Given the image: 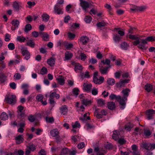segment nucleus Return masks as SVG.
Instances as JSON below:
<instances>
[{
  "mask_svg": "<svg viewBox=\"0 0 155 155\" xmlns=\"http://www.w3.org/2000/svg\"><path fill=\"white\" fill-rule=\"evenodd\" d=\"M120 135L119 132L117 130H114L113 132V134L112 135V137L113 139L117 140L119 138V135Z\"/></svg>",
  "mask_w": 155,
  "mask_h": 155,
  "instance_id": "a211bd4d",
  "label": "nucleus"
},
{
  "mask_svg": "<svg viewBox=\"0 0 155 155\" xmlns=\"http://www.w3.org/2000/svg\"><path fill=\"white\" fill-rule=\"evenodd\" d=\"M132 149L133 150V155H140V152L137 150V148L136 145L134 144L132 146Z\"/></svg>",
  "mask_w": 155,
  "mask_h": 155,
  "instance_id": "f3484780",
  "label": "nucleus"
},
{
  "mask_svg": "<svg viewBox=\"0 0 155 155\" xmlns=\"http://www.w3.org/2000/svg\"><path fill=\"white\" fill-rule=\"evenodd\" d=\"M113 39L115 42H119L121 39V36H119L117 34H114L113 38Z\"/></svg>",
  "mask_w": 155,
  "mask_h": 155,
  "instance_id": "72a5a7b5",
  "label": "nucleus"
},
{
  "mask_svg": "<svg viewBox=\"0 0 155 155\" xmlns=\"http://www.w3.org/2000/svg\"><path fill=\"white\" fill-rule=\"evenodd\" d=\"M12 24L15 28H14L12 27L11 29L12 30H14L18 27L19 24V21L17 19H14L12 21Z\"/></svg>",
  "mask_w": 155,
  "mask_h": 155,
  "instance_id": "f8f14e48",
  "label": "nucleus"
},
{
  "mask_svg": "<svg viewBox=\"0 0 155 155\" xmlns=\"http://www.w3.org/2000/svg\"><path fill=\"white\" fill-rule=\"evenodd\" d=\"M145 39L147 41H150L152 42L153 41V36H149L146 38Z\"/></svg>",
  "mask_w": 155,
  "mask_h": 155,
  "instance_id": "338daca9",
  "label": "nucleus"
},
{
  "mask_svg": "<svg viewBox=\"0 0 155 155\" xmlns=\"http://www.w3.org/2000/svg\"><path fill=\"white\" fill-rule=\"evenodd\" d=\"M107 83L109 85H113L115 83V81L113 78H109L107 80Z\"/></svg>",
  "mask_w": 155,
  "mask_h": 155,
  "instance_id": "c85d7f7f",
  "label": "nucleus"
},
{
  "mask_svg": "<svg viewBox=\"0 0 155 155\" xmlns=\"http://www.w3.org/2000/svg\"><path fill=\"white\" fill-rule=\"evenodd\" d=\"M133 127L132 125L129 123L125 125L124 128L126 130L130 131Z\"/></svg>",
  "mask_w": 155,
  "mask_h": 155,
  "instance_id": "79ce46f5",
  "label": "nucleus"
},
{
  "mask_svg": "<svg viewBox=\"0 0 155 155\" xmlns=\"http://www.w3.org/2000/svg\"><path fill=\"white\" fill-rule=\"evenodd\" d=\"M127 36L129 37L130 39L132 40H135V41H137V40L140 39L136 35L128 34Z\"/></svg>",
  "mask_w": 155,
  "mask_h": 155,
  "instance_id": "cd10ccee",
  "label": "nucleus"
},
{
  "mask_svg": "<svg viewBox=\"0 0 155 155\" xmlns=\"http://www.w3.org/2000/svg\"><path fill=\"white\" fill-rule=\"evenodd\" d=\"M109 97L111 100L115 99L117 101L120 98V96H117L114 94H111L110 95Z\"/></svg>",
  "mask_w": 155,
  "mask_h": 155,
  "instance_id": "c756f323",
  "label": "nucleus"
},
{
  "mask_svg": "<svg viewBox=\"0 0 155 155\" xmlns=\"http://www.w3.org/2000/svg\"><path fill=\"white\" fill-rule=\"evenodd\" d=\"M69 150L67 148H63L61 150L60 155H67Z\"/></svg>",
  "mask_w": 155,
  "mask_h": 155,
  "instance_id": "58836bf2",
  "label": "nucleus"
},
{
  "mask_svg": "<svg viewBox=\"0 0 155 155\" xmlns=\"http://www.w3.org/2000/svg\"><path fill=\"white\" fill-rule=\"evenodd\" d=\"M47 72L48 70L47 68L43 67L41 70L40 74L42 75L45 74L47 73Z\"/></svg>",
  "mask_w": 155,
  "mask_h": 155,
  "instance_id": "de8ad7c7",
  "label": "nucleus"
},
{
  "mask_svg": "<svg viewBox=\"0 0 155 155\" xmlns=\"http://www.w3.org/2000/svg\"><path fill=\"white\" fill-rule=\"evenodd\" d=\"M146 114L147 115V118L150 120L153 118V114H155V110L153 109L147 110L146 111Z\"/></svg>",
  "mask_w": 155,
  "mask_h": 155,
  "instance_id": "6e6552de",
  "label": "nucleus"
},
{
  "mask_svg": "<svg viewBox=\"0 0 155 155\" xmlns=\"http://www.w3.org/2000/svg\"><path fill=\"white\" fill-rule=\"evenodd\" d=\"M81 101L83 104L85 106L90 105L92 103V101L91 100H89L87 99H83Z\"/></svg>",
  "mask_w": 155,
  "mask_h": 155,
  "instance_id": "393cba45",
  "label": "nucleus"
},
{
  "mask_svg": "<svg viewBox=\"0 0 155 155\" xmlns=\"http://www.w3.org/2000/svg\"><path fill=\"white\" fill-rule=\"evenodd\" d=\"M41 18L42 19V21L45 22L48 21L50 19V16L46 13L43 14L41 15Z\"/></svg>",
  "mask_w": 155,
  "mask_h": 155,
  "instance_id": "b1692460",
  "label": "nucleus"
},
{
  "mask_svg": "<svg viewBox=\"0 0 155 155\" xmlns=\"http://www.w3.org/2000/svg\"><path fill=\"white\" fill-rule=\"evenodd\" d=\"M16 96L13 94L6 95L5 100L6 103L12 104L15 103L16 102Z\"/></svg>",
  "mask_w": 155,
  "mask_h": 155,
  "instance_id": "f03ea898",
  "label": "nucleus"
},
{
  "mask_svg": "<svg viewBox=\"0 0 155 155\" xmlns=\"http://www.w3.org/2000/svg\"><path fill=\"white\" fill-rule=\"evenodd\" d=\"M114 30H116L118 34L120 35V36H122L124 35L125 33L124 32L122 31L121 29L120 28H115L114 29Z\"/></svg>",
  "mask_w": 155,
  "mask_h": 155,
  "instance_id": "c9c22d12",
  "label": "nucleus"
},
{
  "mask_svg": "<svg viewBox=\"0 0 155 155\" xmlns=\"http://www.w3.org/2000/svg\"><path fill=\"white\" fill-rule=\"evenodd\" d=\"M107 105L108 108L111 110H114L116 107L115 104L113 102H108Z\"/></svg>",
  "mask_w": 155,
  "mask_h": 155,
  "instance_id": "412c9836",
  "label": "nucleus"
},
{
  "mask_svg": "<svg viewBox=\"0 0 155 155\" xmlns=\"http://www.w3.org/2000/svg\"><path fill=\"white\" fill-rule=\"evenodd\" d=\"M56 80L60 85H63L64 84L65 80L62 76H59L58 78H56Z\"/></svg>",
  "mask_w": 155,
  "mask_h": 155,
  "instance_id": "5701e85b",
  "label": "nucleus"
},
{
  "mask_svg": "<svg viewBox=\"0 0 155 155\" xmlns=\"http://www.w3.org/2000/svg\"><path fill=\"white\" fill-rule=\"evenodd\" d=\"M127 100V98L124 97H121L120 96V98L117 101L119 102L120 106V108L122 109H124L125 107L126 101Z\"/></svg>",
  "mask_w": 155,
  "mask_h": 155,
  "instance_id": "20e7f679",
  "label": "nucleus"
},
{
  "mask_svg": "<svg viewBox=\"0 0 155 155\" xmlns=\"http://www.w3.org/2000/svg\"><path fill=\"white\" fill-rule=\"evenodd\" d=\"M63 6H60L55 5L54 7V12L58 15L62 14L63 13Z\"/></svg>",
  "mask_w": 155,
  "mask_h": 155,
  "instance_id": "423d86ee",
  "label": "nucleus"
},
{
  "mask_svg": "<svg viewBox=\"0 0 155 155\" xmlns=\"http://www.w3.org/2000/svg\"><path fill=\"white\" fill-rule=\"evenodd\" d=\"M80 6L85 12H87V9L89 8V4L88 2L83 0H79Z\"/></svg>",
  "mask_w": 155,
  "mask_h": 155,
  "instance_id": "39448f33",
  "label": "nucleus"
},
{
  "mask_svg": "<svg viewBox=\"0 0 155 155\" xmlns=\"http://www.w3.org/2000/svg\"><path fill=\"white\" fill-rule=\"evenodd\" d=\"M17 114V117L19 118L25 117L26 116L25 113L23 112H18Z\"/></svg>",
  "mask_w": 155,
  "mask_h": 155,
  "instance_id": "3c124183",
  "label": "nucleus"
},
{
  "mask_svg": "<svg viewBox=\"0 0 155 155\" xmlns=\"http://www.w3.org/2000/svg\"><path fill=\"white\" fill-rule=\"evenodd\" d=\"M120 46L122 49L126 50L127 49V48L129 47V45L126 42H124L121 44Z\"/></svg>",
  "mask_w": 155,
  "mask_h": 155,
  "instance_id": "f704fd0d",
  "label": "nucleus"
},
{
  "mask_svg": "<svg viewBox=\"0 0 155 155\" xmlns=\"http://www.w3.org/2000/svg\"><path fill=\"white\" fill-rule=\"evenodd\" d=\"M13 7L16 10H18L19 8V5L16 2H14L13 4Z\"/></svg>",
  "mask_w": 155,
  "mask_h": 155,
  "instance_id": "052dcab7",
  "label": "nucleus"
},
{
  "mask_svg": "<svg viewBox=\"0 0 155 155\" xmlns=\"http://www.w3.org/2000/svg\"><path fill=\"white\" fill-rule=\"evenodd\" d=\"M5 68V64L4 61H0V70Z\"/></svg>",
  "mask_w": 155,
  "mask_h": 155,
  "instance_id": "69168bd1",
  "label": "nucleus"
},
{
  "mask_svg": "<svg viewBox=\"0 0 155 155\" xmlns=\"http://www.w3.org/2000/svg\"><path fill=\"white\" fill-rule=\"evenodd\" d=\"M110 67H102L100 69V71L102 74H106L107 73L108 71V69Z\"/></svg>",
  "mask_w": 155,
  "mask_h": 155,
  "instance_id": "6ab92c4d",
  "label": "nucleus"
},
{
  "mask_svg": "<svg viewBox=\"0 0 155 155\" xmlns=\"http://www.w3.org/2000/svg\"><path fill=\"white\" fill-rule=\"evenodd\" d=\"M32 28V26L31 25L29 24H27L25 26L24 29V31L25 32H28Z\"/></svg>",
  "mask_w": 155,
  "mask_h": 155,
  "instance_id": "e433bc0d",
  "label": "nucleus"
},
{
  "mask_svg": "<svg viewBox=\"0 0 155 155\" xmlns=\"http://www.w3.org/2000/svg\"><path fill=\"white\" fill-rule=\"evenodd\" d=\"M72 127L73 128H80V123L78 121H76L74 124L72 125Z\"/></svg>",
  "mask_w": 155,
  "mask_h": 155,
  "instance_id": "e2e57ef3",
  "label": "nucleus"
},
{
  "mask_svg": "<svg viewBox=\"0 0 155 155\" xmlns=\"http://www.w3.org/2000/svg\"><path fill=\"white\" fill-rule=\"evenodd\" d=\"M39 34L42 36V38L44 41H47L49 40V35L47 33L40 32Z\"/></svg>",
  "mask_w": 155,
  "mask_h": 155,
  "instance_id": "2eb2a0df",
  "label": "nucleus"
},
{
  "mask_svg": "<svg viewBox=\"0 0 155 155\" xmlns=\"http://www.w3.org/2000/svg\"><path fill=\"white\" fill-rule=\"evenodd\" d=\"M17 40L18 41L20 42H23L25 41L26 39L23 36H20L17 37Z\"/></svg>",
  "mask_w": 155,
  "mask_h": 155,
  "instance_id": "c03bdc74",
  "label": "nucleus"
},
{
  "mask_svg": "<svg viewBox=\"0 0 155 155\" xmlns=\"http://www.w3.org/2000/svg\"><path fill=\"white\" fill-rule=\"evenodd\" d=\"M65 58L66 60L70 59L72 57V54L68 51L66 52L65 54Z\"/></svg>",
  "mask_w": 155,
  "mask_h": 155,
  "instance_id": "473e14b6",
  "label": "nucleus"
},
{
  "mask_svg": "<svg viewBox=\"0 0 155 155\" xmlns=\"http://www.w3.org/2000/svg\"><path fill=\"white\" fill-rule=\"evenodd\" d=\"M21 52L22 55L25 56V59L28 60L30 58V54L27 48L22 47L21 50Z\"/></svg>",
  "mask_w": 155,
  "mask_h": 155,
  "instance_id": "7ed1b4c3",
  "label": "nucleus"
},
{
  "mask_svg": "<svg viewBox=\"0 0 155 155\" xmlns=\"http://www.w3.org/2000/svg\"><path fill=\"white\" fill-rule=\"evenodd\" d=\"M43 96L41 94H38L36 97V100L38 101L41 102L43 98Z\"/></svg>",
  "mask_w": 155,
  "mask_h": 155,
  "instance_id": "8fccbe9b",
  "label": "nucleus"
},
{
  "mask_svg": "<svg viewBox=\"0 0 155 155\" xmlns=\"http://www.w3.org/2000/svg\"><path fill=\"white\" fill-rule=\"evenodd\" d=\"M6 77L4 74H2L0 76V82L1 83H4L6 80Z\"/></svg>",
  "mask_w": 155,
  "mask_h": 155,
  "instance_id": "49530a36",
  "label": "nucleus"
},
{
  "mask_svg": "<svg viewBox=\"0 0 155 155\" xmlns=\"http://www.w3.org/2000/svg\"><path fill=\"white\" fill-rule=\"evenodd\" d=\"M55 59L51 57L49 59H48L47 60V63L48 64L51 66H53L55 64Z\"/></svg>",
  "mask_w": 155,
  "mask_h": 155,
  "instance_id": "4be33fe9",
  "label": "nucleus"
},
{
  "mask_svg": "<svg viewBox=\"0 0 155 155\" xmlns=\"http://www.w3.org/2000/svg\"><path fill=\"white\" fill-rule=\"evenodd\" d=\"M80 55L81 57V60L84 61L86 59L87 56L84 53H81Z\"/></svg>",
  "mask_w": 155,
  "mask_h": 155,
  "instance_id": "774afa93",
  "label": "nucleus"
},
{
  "mask_svg": "<svg viewBox=\"0 0 155 155\" xmlns=\"http://www.w3.org/2000/svg\"><path fill=\"white\" fill-rule=\"evenodd\" d=\"M82 69V67L80 64L75 63V65L74 70L75 71L78 70H81Z\"/></svg>",
  "mask_w": 155,
  "mask_h": 155,
  "instance_id": "4c0bfd02",
  "label": "nucleus"
},
{
  "mask_svg": "<svg viewBox=\"0 0 155 155\" xmlns=\"http://www.w3.org/2000/svg\"><path fill=\"white\" fill-rule=\"evenodd\" d=\"M104 81V78L102 76L96 77L93 78V81L96 84H101Z\"/></svg>",
  "mask_w": 155,
  "mask_h": 155,
  "instance_id": "0eeeda50",
  "label": "nucleus"
},
{
  "mask_svg": "<svg viewBox=\"0 0 155 155\" xmlns=\"http://www.w3.org/2000/svg\"><path fill=\"white\" fill-rule=\"evenodd\" d=\"M79 89L77 88H75L73 90V94L76 97L79 94Z\"/></svg>",
  "mask_w": 155,
  "mask_h": 155,
  "instance_id": "5fc2aeb1",
  "label": "nucleus"
},
{
  "mask_svg": "<svg viewBox=\"0 0 155 155\" xmlns=\"http://www.w3.org/2000/svg\"><path fill=\"white\" fill-rule=\"evenodd\" d=\"M97 103L100 106H102L105 104V101L102 99H100L97 100Z\"/></svg>",
  "mask_w": 155,
  "mask_h": 155,
  "instance_id": "864d4df0",
  "label": "nucleus"
},
{
  "mask_svg": "<svg viewBox=\"0 0 155 155\" xmlns=\"http://www.w3.org/2000/svg\"><path fill=\"white\" fill-rule=\"evenodd\" d=\"M147 7L146 6L142 5L138 6V12H142L144 11L147 9Z\"/></svg>",
  "mask_w": 155,
  "mask_h": 155,
  "instance_id": "a19ab883",
  "label": "nucleus"
},
{
  "mask_svg": "<svg viewBox=\"0 0 155 155\" xmlns=\"http://www.w3.org/2000/svg\"><path fill=\"white\" fill-rule=\"evenodd\" d=\"M68 38L71 39H74L75 37V35L74 34L71 32H69L68 33Z\"/></svg>",
  "mask_w": 155,
  "mask_h": 155,
  "instance_id": "6e6d98bb",
  "label": "nucleus"
},
{
  "mask_svg": "<svg viewBox=\"0 0 155 155\" xmlns=\"http://www.w3.org/2000/svg\"><path fill=\"white\" fill-rule=\"evenodd\" d=\"M141 147L148 150H151L150 143L143 142L141 143Z\"/></svg>",
  "mask_w": 155,
  "mask_h": 155,
  "instance_id": "dca6fc26",
  "label": "nucleus"
},
{
  "mask_svg": "<svg viewBox=\"0 0 155 155\" xmlns=\"http://www.w3.org/2000/svg\"><path fill=\"white\" fill-rule=\"evenodd\" d=\"M118 142L120 144L123 145L126 143V141L123 138H120L118 139Z\"/></svg>",
  "mask_w": 155,
  "mask_h": 155,
  "instance_id": "0e129e2a",
  "label": "nucleus"
},
{
  "mask_svg": "<svg viewBox=\"0 0 155 155\" xmlns=\"http://www.w3.org/2000/svg\"><path fill=\"white\" fill-rule=\"evenodd\" d=\"M8 48L10 50H13L15 48L14 44L12 43H10L8 45Z\"/></svg>",
  "mask_w": 155,
  "mask_h": 155,
  "instance_id": "13d9d810",
  "label": "nucleus"
},
{
  "mask_svg": "<svg viewBox=\"0 0 155 155\" xmlns=\"http://www.w3.org/2000/svg\"><path fill=\"white\" fill-rule=\"evenodd\" d=\"M15 142L17 144H19L23 142L24 139L23 136L21 135H19L15 138Z\"/></svg>",
  "mask_w": 155,
  "mask_h": 155,
  "instance_id": "9d476101",
  "label": "nucleus"
},
{
  "mask_svg": "<svg viewBox=\"0 0 155 155\" xmlns=\"http://www.w3.org/2000/svg\"><path fill=\"white\" fill-rule=\"evenodd\" d=\"M36 146L33 144H31L27 147L31 151L33 152L36 149Z\"/></svg>",
  "mask_w": 155,
  "mask_h": 155,
  "instance_id": "a18cd8bd",
  "label": "nucleus"
},
{
  "mask_svg": "<svg viewBox=\"0 0 155 155\" xmlns=\"http://www.w3.org/2000/svg\"><path fill=\"white\" fill-rule=\"evenodd\" d=\"M0 118L2 120H5L8 119V116L7 114L4 112H2L0 115Z\"/></svg>",
  "mask_w": 155,
  "mask_h": 155,
  "instance_id": "bb28decb",
  "label": "nucleus"
},
{
  "mask_svg": "<svg viewBox=\"0 0 155 155\" xmlns=\"http://www.w3.org/2000/svg\"><path fill=\"white\" fill-rule=\"evenodd\" d=\"M92 87V85L91 84L86 83H84L83 85L84 90L88 92L91 91Z\"/></svg>",
  "mask_w": 155,
  "mask_h": 155,
  "instance_id": "9b49d317",
  "label": "nucleus"
},
{
  "mask_svg": "<svg viewBox=\"0 0 155 155\" xmlns=\"http://www.w3.org/2000/svg\"><path fill=\"white\" fill-rule=\"evenodd\" d=\"M21 74L18 73L15 74L14 75V79L15 80H19L21 78Z\"/></svg>",
  "mask_w": 155,
  "mask_h": 155,
  "instance_id": "680f3d73",
  "label": "nucleus"
},
{
  "mask_svg": "<svg viewBox=\"0 0 155 155\" xmlns=\"http://www.w3.org/2000/svg\"><path fill=\"white\" fill-rule=\"evenodd\" d=\"M94 151L97 153L96 155H104L105 150L103 149L100 150L98 147L94 148Z\"/></svg>",
  "mask_w": 155,
  "mask_h": 155,
  "instance_id": "ddd939ff",
  "label": "nucleus"
},
{
  "mask_svg": "<svg viewBox=\"0 0 155 155\" xmlns=\"http://www.w3.org/2000/svg\"><path fill=\"white\" fill-rule=\"evenodd\" d=\"M130 91V90L128 88H126L123 89L122 91V93L123 94V97L127 98V97L129 96V93Z\"/></svg>",
  "mask_w": 155,
  "mask_h": 155,
  "instance_id": "aec40b11",
  "label": "nucleus"
},
{
  "mask_svg": "<svg viewBox=\"0 0 155 155\" xmlns=\"http://www.w3.org/2000/svg\"><path fill=\"white\" fill-rule=\"evenodd\" d=\"M144 134L148 138L151 135V133L149 130H144Z\"/></svg>",
  "mask_w": 155,
  "mask_h": 155,
  "instance_id": "09e8293b",
  "label": "nucleus"
},
{
  "mask_svg": "<svg viewBox=\"0 0 155 155\" xmlns=\"http://www.w3.org/2000/svg\"><path fill=\"white\" fill-rule=\"evenodd\" d=\"M11 37L10 35L8 33H6L5 35V41H8L10 40V38Z\"/></svg>",
  "mask_w": 155,
  "mask_h": 155,
  "instance_id": "bf43d9fd",
  "label": "nucleus"
},
{
  "mask_svg": "<svg viewBox=\"0 0 155 155\" xmlns=\"http://www.w3.org/2000/svg\"><path fill=\"white\" fill-rule=\"evenodd\" d=\"M147 43V42L145 39H140L135 41L133 42L134 45H137V47L142 50H146L147 47L145 45Z\"/></svg>",
  "mask_w": 155,
  "mask_h": 155,
  "instance_id": "f257e3e1",
  "label": "nucleus"
},
{
  "mask_svg": "<svg viewBox=\"0 0 155 155\" xmlns=\"http://www.w3.org/2000/svg\"><path fill=\"white\" fill-rule=\"evenodd\" d=\"M60 113L63 115L67 114L68 112V108L66 105H64L60 107Z\"/></svg>",
  "mask_w": 155,
  "mask_h": 155,
  "instance_id": "1a4fd4ad",
  "label": "nucleus"
},
{
  "mask_svg": "<svg viewBox=\"0 0 155 155\" xmlns=\"http://www.w3.org/2000/svg\"><path fill=\"white\" fill-rule=\"evenodd\" d=\"M45 120L48 123H52L54 122V120L53 117H45Z\"/></svg>",
  "mask_w": 155,
  "mask_h": 155,
  "instance_id": "ea45409f",
  "label": "nucleus"
},
{
  "mask_svg": "<svg viewBox=\"0 0 155 155\" xmlns=\"http://www.w3.org/2000/svg\"><path fill=\"white\" fill-rule=\"evenodd\" d=\"M28 120L30 122H33L35 120V118L31 114L28 116Z\"/></svg>",
  "mask_w": 155,
  "mask_h": 155,
  "instance_id": "4d7b16f0",
  "label": "nucleus"
},
{
  "mask_svg": "<svg viewBox=\"0 0 155 155\" xmlns=\"http://www.w3.org/2000/svg\"><path fill=\"white\" fill-rule=\"evenodd\" d=\"M26 45L30 46L31 48H34L35 45V43L32 40H29L26 43Z\"/></svg>",
  "mask_w": 155,
  "mask_h": 155,
  "instance_id": "a878e982",
  "label": "nucleus"
},
{
  "mask_svg": "<svg viewBox=\"0 0 155 155\" xmlns=\"http://www.w3.org/2000/svg\"><path fill=\"white\" fill-rule=\"evenodd\" d=\"M88 38L86 35L81 37L80 38V41L82 43V45L86 44L89 41Z\"/></svg>",
  "mask_w": 155,
  "mask_h": 155,
  "instance_id": "4468645a",
  "label": "nucleus"
},
{
  "mask_svg": "<svg viewBox=\"0 0 155 155\" xmlns=\"http://www.w3.org/2000/svg\"><path fill=\"white\" fill-rule=\"evenodd\" d=\"M92 20L91 17L89 16L86 15L84 18V21L87 23H90Z\"/></svg>",
  "mask_w": 155,
  "mask_h": 155,
  "instance_id": "37998d69",
  "label": "nucleus"
},
{
  "mask_svg": "<svg viewBox=\"0 0 155 155\" xmlns=\"http://www.w3.org/2000/svg\"><path fill=\"white\" fill-rule=\"evenodd\" d=\"M145 89L148 92L151 91L153 89V86L150 84H147L145 86Z\"/></svg>",
  "mask_w": 155,
  "mask_h": 155,
  "instance_id": "7c9ffc66",
  "label": "nucleus"
},
{
  "mask_svg": "<svg viewBox=\"0 0 155 155\" xmlns=\"http://www.w3.org/2000/svg\"><path fill=\"white\" fill-rule=\"evenodd\" d=\"M106 25V23L104 22H98L97 24V26L98 28H101L102 27H104Z\"/></svg>",
  "mask_w": 155,
  "mask_h": 155,
  "instance_id": "603ef678",
  "label": "nucleus"
},
{
  "mask_svg": "<svg viewBox=\"0 0 155 155\" xmlns=\"http://www.w3.org/2000/svg\"><path fill=\"white\" fill-rule=\"evenodd\" d=\"M59 133V132L57 129H54L50 131L51 135L53 137L56 136Z\"/></svg>",
  "mask_w": 155,
  "mask_h": 155,
  "instance_id": "2f4dec72",
  "label": "nucleus"
}]
</instances>
